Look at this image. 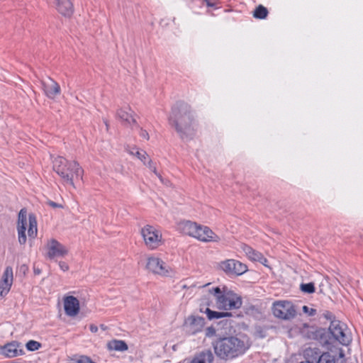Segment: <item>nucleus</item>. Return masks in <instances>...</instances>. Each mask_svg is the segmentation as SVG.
I'll use <instances>...</instances> for the list:
<instances>
[{
    "instance_id": "nucleus-31",
    "label": "nucleus",
    "mask_w": 363,
    "mask_h": 363,
    "mask_svg": "<svg viewBox=\"0 0 363 363\" xmlns=\"http://www.w3.org/2000/svg\"><path fill=\"white\" fill-rule=\"evenodd\" d=\"M74 363H95L92 359L86 355L79 356L75 361Z\"/></svg>"
},
{
    "instance_id": "nucleus-10",
    "label": "nucleus",
    "mask_w": 363,
    "mask_h": 363,
    "mask_svg": "<svg viewBox=\"0 0 363 363\" xmlns=\"http://www.w3.org/2000/svg\"><path fill=\"white\" fill-rule=\"evenodd\" d=\"M328 330L333 340H336L344 345L350 343V337L345 332V325L340 321L337 320L331 321Z\"/></svg>"
},
{
    "instance_id": "nucleus-13",
    "label": "nucleus",
    "mask_w": 363,
    "mask_h": 363,
    "mask_svg": "<svg viewBox=\"0 0 363 363\" xmlns=\"http://www.w3.org/2000/svg\"><path fill=\"white\" fill-rule=\"evenodd\" d=\"M308 335L310 339L316 340L322 345H330L333 341L329 330L325 328H311Z\"/></svg>"
},
{
    "instance_id": "nucleus-37",
    "label": "nucleus",
    "mask_w": 363,
    "mask_h": 363,
    "mask_svg": "<svg viewBox=\"0 0 363 363\" xmlns=\"http://www.w3.org/2000/svg\"><path fill=\"white\" fill-rule=\"evenodd\" d=\"M59 267H60V269L62 270L63 272H67L69 269L68 264L65 262H62V261L60 262Z\"/></svg>"
},
{
    "instance_id": "nucleus-36",
    "label": "nucleus",
    "mask_w": 363,
    "mask_h": 363,
    "mask_svg": "<svg viewBox=\"0 0 363 363\" xmlns=\"http://www.w3.org/2000/svg\"><path fill=\"white\" fill-rule=\"evenodd\" d=\"M140 136L142 137L143 138L145 139V140H149L150 137H149V134L147 132V130L143 129V128H140Z\"/></svg>"
},
{
    "instance_id": "nucleus-14",
    "label": "nucleus",
    "mask_w": 363,
    "mask_h": 363,
    "mask_svg": "<svg viewBox=\"0 0 363 363\" xmlns=\"http://www.w3.org/2000/svg\"><path fill=\"white\" fill-rule=\"evenodd\" d=\"M221 269L228 274L241 275L244 274L247 267L245 264L235 259H228L220 264Z\"/></svg>"
},
{
    "instance_id": "nucleus-12",
    "label": "nucleus",
    "mask_w": 363,
    "mask_h": 363,
    "mask_svg": "<svg viewBox=\"0 0 363 363\" xmlns=\"http://www.w3.org/2000/svg\"><path fill=\"white\" fill-rule=\"evenodd\" d=\"M45 248L47 256L50 259L55 257H63L67 253V249L55 239H50L48 241Z\"/></svg>"
},
{
    "instance_id": "nucleus-8",
    "label": "nucleus",
    "mask_w": 363,
    "mask_h": 363,
    "mask_svg": "<svg viewBox=\"0 0 363 363\" xmlns=\"http://www.w3.org/2000/svg\"><path fill=\"white\" fill-rule=\"evenodd\" d=\"M272 312L275 317L282 320H291L296 317V311L289 301H278L273 303Z\"/></svg>"
},
{
    "instance_id": "nucleus-29",
    "label": "nucleus",
    "mask_w": 363,
    "mask_h": 363,
    "mask_svg": "<svg viewBox=\"0 0 363 363\" xmlns=\"http://www.w3.org/2000/svg\"><path fill=\"white\" fill-rule=\"evenodd\" d=\"M301 290L306 294H312L315 291L314 284L312 282L307 284H301L300 286Z\"/></svg>"
},
{
    "instance_id": "nucleus-34",
    "label": "nucleus",
    "mask_w": 363,
    "mask_h": 363,
    "mask_svg": "<svg viewBox=\"0 0 363 363\" xmlns=\"http://www.w3.org/2000/svg\"><path fill=\"white\" fill-rule=\"evenodd\" d=\"M302 310L303 313L308 314L310 316H313L316 313V310L312 308H309L307 306H303L302 307Z\"/></svg>"
},
{
    "instance_id": "nucleus-33",
    "label": "nucleus",
    "mask_w": 363,
    "mask_h": 363,
    "mask_svg": "<svg viewBox=\"0 0 363 363\" xmlns=\"http://www.w3.org/2000/svg\"><path fill=\"white\" fill-rule=\"evenodd\" d=\"M148 167V168L152 172H154V174L157 176L160 180L162 182V179L160 176V174L157 172V169H156V167L155 165L152 163V160H148V162H147V164H145Z\"/></svg>"
},
{
    "instance_id": "nucleus-17",
    "label": "nucleus",
    "mask_w": 363,
    "mask_h": 363,
    "mask_svg": "<svg viewBox=\"0 0 363 363\" xmlns=\"http://www.w3.org/2000/svg\"><path fill=\"white\" fill-rule=\"evenodd\" d=\"M65 314L69 317L76 316L80 310L79 300L73 296H65L63 298Z\"/></svg>"
},
{
    "instance_id": "nucleus-22",
    "label": "nucleus",
    "mask_w": 363,
    "mask_h": 363,
    "mask_svg": "<svg viewBox=\"0 0 363 363\" xmlns=\"http://www.w3.org/2000/svg\"><path fill=\"white\" fill-rule=\"evenodd\" d=\"M126 150L130 155L135 156L144 164H146L148 160H150L145 151L140 150L137 147H128Z\"/></svg>"
},
{
    "instance_id": "nucleus-4",
    "label": "nucleus",
    "mask_w": 363,
    "mask_h": 363,
    "mask_svg": "<svg viewBox=\"0 0 363 363\" xmlns=\"http://www.w3.org/2000/svg\"><path fill=\"white\" fill-rule=\"evenodd\" d=\"M53 169L61 177L65 184L74 188V180L82 179L84 170L74 160L68 161L62 157H57L53 160Z\"/></svg>"
},
{
    "instance_id": "nucleus-42",
    "label": "nucleus",
    "mask_w": 363,
    "mask_h": 363,
    "mask_svg": "<svg viewBox=\"0 0 363 363\" xmlns=\"http://www.w3.org/2000/svg\"><path fill=\"white\" fill-rule=\"evenodd\" d=\"M104 123L106 125V130H108V128H109V124H108V122L106 119H104Z\"/></svg>"
},
{
    "instance_id": "nucleus-21",
    "label": "nucleus",
    "mask_w": 363,
    "mask_h": 363,
    "mask_svg": "<svg viewBox=\"0 0 363 363\" xmlns=\"http://www.w3.org/2000/svg\"><path fill=\"white\" fill-rule=\"evenodd\" d=\"M56 9L64 16H70L74 11L72 3L69 0H55Z\"/></svg>"
},
{
    "instance_id": "nucleus-19",
    "label": "nucleus",
    "mask_w": 363,
    "mask_h": 363,
    "mask_svg": "<svg viewBox=\"0 0 363 363\" xmlns=\"http://www.w3.org/2000/svg\"><path fill=\"white\" fill-rule=\"evenodd\" d=\"M1 353L7 357H14L23 354V350L20 343L12 342L5 345L1 348Z\"/></svg>"
},
{
    "instance_id": "nucleus-16",
    "label": "nucleus",
    "mask_w": 363,
    "mask_h": 363,
    "mask_svg": "<svg viewBox=\"0 0 363 363\" xmlns=\"http://www.w3.org/2000/svg\"><path fill=\"white\" fill-rule=\"evenodd\" d=\"M194 238L205 242H218L220 240L219 236L213 233L208 227L200 225H198Z\"/></svg>"
},
{
    "instance_id": "nucleus-26",
    "label": "nucleus",
    "mask_w": 363,
    "mask_h": 363,
    "mask_svg": "<svg viewBox=\"0 0 363 363\" xmlns=\"http://www.w3.org/2000/svg\"><path fill=\"white\" fill-rule=\"evenodd\" d=\"M213 355L211 351L203 352L195 357L190 363H211Z\"/></svg>"
},
{
    "instance_id": "nucleus-23",
    "label": "nucleus",
    "mask_w": 363,
    "mask_h": 363,
    "mask_svg": "<svg viewBox=\"0 0 363 363\" xmlns=\"http://www.w3.org/2000/svg\"><path fill=\"white\" fill-rule=\"evenodd\" d=\"M200 312L205 313L209 320L219 319L225 317L231 316V313L229 312H218L211 311L208 307L203 310V308H200Z\"/></svg>"
},
{
    "instance_id": "nucleus-35",
    "label": "nucleus",
    "mask_w": 363,
    "mask_h": 363,
    "mask_svg": "<svg viewBox=\"0 0 363 363\" xmlns=\"http://www.w3.org/2000/svg\"><path fill=\"white\" fill-rule=\"evenodd\" d=\"M205 334L206 337H211L216 335V329L211 326L206 329Z\"/></svg>"
},
{
    "instance_id": "nucleus-32",
    "label": "nucleus",
    "mask_w": 363,
    "mask_h": 363,
    "mask_svg": "<svg viewBox=\"0 0 363 363\" xmlns=\"http://www.w3.org/2000/svg\"><path fill=\"white\" fill-rule=\"evenodd\" d=\"M148 167V168L152 172H154V174L157 176L160 180L162 182V179L160 176V174L157 172V169H156V167L155 165L152 163V160H148V162H147V164H145Z\"/></svg>"
},
{
    "instance_id": "nucleus-40",
    "label": "nucleus",
    "mask_w": 363,
    "mask_h": 363,
    "mask_svg": "<svg viewBox=\"0 0 363 363\" xmlns=\"http://www.w3.org/2000/svg\"><path fill=\"white\" fill-rule=\"evenodd\" d=\"M257 262H259L260 263H262V264H264V266H267V260L266 258H264L263 256H262V260H258Z\"/></svg>"
},
{
    "instance_id": "nucleus-41",
    "label": "nucleus",
    "mask_w": 363,
    "mask_h": 363,
    "mask_svg": "<svg viewBox=\"0 0 363 363\" xmlns=\"http://www.w3.org/2000/svg\"><path fill=\"white\" fill-rule=\"evenodd\" d=\"M257 262H259L260 263H262V264H264V266H267V260L266 258H264L263 256H262V260H258Z\"/></svg>"
},
{
    "instance_id": "nucleus-18",
    "label": "nucleus",
    "mask_w": 363,
    "mask_h": 363,
    "mask_svg": "<svg viewBox=\"0 0 363 363\" xmlns=\"http://www.w3.org/2000/svg\"><path fill=\"white\" fill-rule=\"evenodd\" d=\"M42 86L45 95L50 99L55 98L60 93V85L50 77L42 82Z\"/></svg>"
},
{
    "instance_id": "nucleus-11",
    "label": "nucleus",
    "mask_w": 363,
    "mask_h": 363,
    "mask_svg": "<svg viewBox=\"0 0 363 363\" xmlns=\"http://www.w3.org/2000/svg\"><path fill=\"white\" fill-rule=\"evenodd\" d=\"M206 320L203 317L191 315L185 318L183 328L189 335H196L203 331Z\"/></svg>"
},
{
    "instance_id": "nucleus-27",
    "label": "nucleus",
    "mask_w": 363,
    "mask_h": 363,
    "mask_svg": "<svg viewBox=\"0 0 363 363\" xmlns=\"http://www.w3.org/2000/svg\"><path fill=\"white\" fill-rule=\"evenodd\" d=\"M243 250L245 252L246 255L253 261L262 260V255L252 249L251 247L245 245L243 247Z\"/></svg>"
},
{
    "instance_id": "nucleus-28",
    "label": "nucleus",
    "mask_w": 363,
    "mask_h": 363,
    "mask_svg": "<svg viewBox=\"0 0 363 363\" xmlns=\"http://www.w3.org/2000/svg\"><path fill=\"white\" fill-rule=\"evenodd\" d=\"M268 11L262 5H259L255 10L253 16L256 18L264 19L267 17Z\"/></svg>"
},
{
    "instance_id": "nucleus-30",
    "label": "nucleus",
    "mask_w": 363,
    "mask_h": 363,
    "mask_svg": "<svg viewBox=\"0 0 363 363\" xmlns=\"http://www.w3.org/2000/svg\"><path fill=\"white\" fill-rule=\"evenodd\" d=\"M40 346V343L35 340H29L26 344V348L29 351L38 350Z\"/></svg>"
},
{
    "instance_id": "nucleus-6",
    "label": "nucleus",
    "mask_w": 363,
    "mask_h": 363,
    "mask_svg": "<svg viewBox=\"0 0 363 363\" xmlns=\"http://www.w3.org/2000/svg\"><path fill=\"white\" fill-rule=\"evenodd\" d=\"M28 229V235L30 238H35L38 233L37 220L35 215L29 214L27 218V212L22 208L18 213V242L24 245L26 242V230Z\"/></svg>"
},
{
    "instance_id": "nucleus-24",
    "label": "nucleus",
    "mask_w": 363,
    "mask_h": 363,
    "mask_svg": "<svg viewBox=\"0 0 363 363\" xmlns=\"http://www.w3.org/2000/svg\"><path fill=\"white\" fill-rule=\"evenodd\" d=\"M198 225H199L196 223L186 220L181 223V228L184 233L194 238Z\"/></svg>"
},
{
    "instance_id": "nucleus-7",
    "label": "nucleus",
    "mask_w": 363,
    "mask_h": 363,
    "mask_svg": "<svg viewBox=\"0 0 363 363\" xmlns=\"http://www.w3.org/2000/svg\"><path fill=\"white\" fill-rule=\"evenodd\" d=\"M145 245L151 250L157 248L162 244V235L160 230L155 227L147 225L141 230Z\"/></svg>"
},
{
    "instance_id": "nucleus-39",
    "label": "nucleus",
    "mask_w": 363,
    "mask_h": 363,
    "mask_svg": "<svg viewBox=\"0 0 363 363\" xmlns=\"http://www.w3.org/2000/svg\"><path fill=\"white\" fill-rule=\"evenodd\" d=\"M90 330L92 332V333H96L98 331V328L96 325H90Z\"/></svg>"
},
{
    "instance_id": "nucleus-25",
    "label": "nucleus",
    "mask_w": 363,
    "mask_h": 363,
    "mask_svg": "<svg viewBox=\"0 0 363 363\" xmlns=\"http://www.w3.org/2000/svg\"><path fill=\"white\" fill-rule=\"evenodd\" d=\"M108 350L124 352L128 350V345L123 340H113L108 342Z\"/></svg>"
},
{
    "instance_id": "nucleus-2",
    "label": "nucleus",
    "mask_w": 363,
    "mask_h": 363,
    "mask_svg": "<svg viewBox=\"0 0 363 363\" xmlns=\"http://www.w3.org/2000/svg\"><path fill=\"white\" fill-rule=\"evenodd\" d=\"M248 338L238 335L219 338L214 343V350L220 359H233L243 354L250 347Z\"/></svg>"
},
{
    "instance_id": "nucleus-1",
    "label": "nucleus",
    "mask_w": 363,
    "mask_h": 363,
    "mask_svg": "<svg viewBox=\"0 0 363 363\" xmlns=\"http://www.w3.org/2000/svg\"><path fill=\"white\" fill-rule=\"evenodd\" d=\"M169 123L184 142L190 141L196 135L197 125L186 104H178L172 108Z\"/></svg>"
},
{
    "instance_id": "nucleus-9",
    "label": "nucleus",
    "mask_w": 363,
    "mask_h": 363,
    "mask_svg": "<svg viewBox=\"0 0 363 363\" xmlns=\"http://www.w3.org/2000/svg\"><path fill=\"white\" fill-rule=\"evenodd\" d=\"M146 268L149 272L162 277H169L173 272L165 262L156 256H150L147 258Z\"/></svg>"
},
{
    "instance_id": "nucleus-20",
    "label": "nucleus",
    "mask_w": 363,
    "mask_h": 363,
    "mask_svg": "<svg viewBox=\"0 0 363 363\" xmlns=\"http://www.w3.org/2000/svg\"><path fill=\"white\" fill-rule=\"evenodd\" d=\"M133 113V111L129 107H125L118 110L117 117L122 121L124 125L132 126L136 123Z\"/></svg>"
},
{
    "instance_id": "nucleus-5",
    "label": "nucleus",
    "mask_w": 363,
    "mask_h": 363,
    "mask_svg": "<svg viewBox=\"0 0 363 363\" xmlns=\"http://www.w3.org/2000/svg\"><path fill=\"white\" fill-rule=\"evenodd\" d=\"M306 359L311 363H337L344 357L342 348L332 346L326 352H321L317 347H308L303 352Z\"/></svg>"
},
{
    "instance_id": "nucleus-3",
    "label": "nucleus",
    "mask_w": 363,
    "mask_h": 363,
    "mask_svg": "<svg viewBox=\"0 0 363 363\" xmlns=\"http://www.w3.org/2000/svg\"><path fill=\"white\" fill-rule=\"evenodd\" d=\"M208 292L212 300L211 303H206L208 306H212L213 301H215L216 308L219 310L231 311L242 306L241 296L226 286L212 287L208 289Z\"/></svg>"
},
{
    "instance_id": "nucleus-15",
    "label": "nucleus",
    "mask_w": 363,
    "mask_h": 363,
    "mask_svg": "<svg viewBox=\"0 0 363 363\" xmlns=\"http://www.w3.org/2000/svg\"><path fill=\"white\" fill-rule=\"evenodd\" d=\"M13 281V273L11 267H7L0 281V299L4 298L10 291Z\"/></svg>"
},
{
    "instance_id": "nucleus-38",
    "label": "nucleus",
    "mask_w": 363,
    "mask_h": 363,
    "mask_svg": "<svg viewBox=\"0 0 363 363\" xmlns=\"http://www.w3.org/2000/svg\"><path fill=\"white\" fill-rule=\"evenodd\" d=\"M47 203L52 208H62V205L52 201H48Z\"/></svg>"
}]
</instances>
